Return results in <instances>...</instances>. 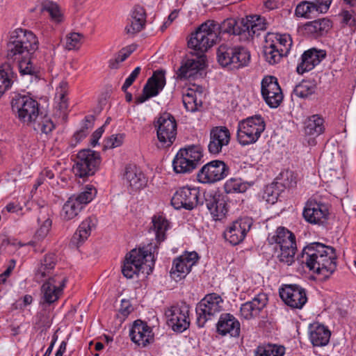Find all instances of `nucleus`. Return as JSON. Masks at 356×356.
<instances>
[{"instance_id":"38","label":"nucleus","mask_w":356,"mask_h":356,"mask_svg":"<svg viewBox=\"0 0 356 356\" xmlns=\"http://www.w3.org/2000/svg\"><path fill=\"white\" fill-rule=\"evenodd\" d=\"M316 89L317 85L314 80L303 79L295 86L293 94L301 99H307L316 92Z\"/></svg>"},{"instance_id":"63","label":"nucleus","mask_w":356,"mask_h":356,"mask_svg":"<svg viewBox=\"0 0 356 356\" xmlns=\"http://www.w3.org/2000/svg\"><path fill=\"white\" fill-rule=\"evenodd\" d=\"M88 124H83L80 130L76 131L73 136V139L75 140V143L73 145H76L78 143L81 141L88 135Z\"/></svg>"},{"instance_id":"34","label":"nucleus","mask_w":356,"mask_h":356,"mask_svg":"<svg viewBox=\"0 0 356 356\" xmlns=\"http://www.w3.org/2000/svg\"><path fill=\"white\" fill-rule=\"evenodd\" d=\"M266 36L268 41L274 43L283 55H287L292 45V40L289 35L268 33Z\"/></svg>"},{"instance_id":"9","label":"nucleus","mask_w":356,"mask_h":356,"mask_svg":"<svg viewBox=\"0 0 356 356\" xmlns=\"http://www.w3.org/2000/svg\"><path fill=\"white\" fill-rule=\"evenodd\" d=\"M101 162L99 152L90 149H81L76 155L74 172L76 176L83 179L92 176L99 170Z\"/></svg>"},{"instance_id":"53","label":"nucleus","mask_w":356,"mask_h":356,"mask_svg":"<svg viewBox=\"0 0 356 356\" xmlns=\"http://www.w3.org/2000/svg\"><path fill=\"white\" fill-rule=\"evenodd\" d=\"M283 93L282 89H279L278 91H275L269 95L268 99H264L266 104L270 108H277L283 100Z\"/></svg>"},{"instance_id":"62","label":"nucleus","mask_w":356,"mask_h":356,"mask_svg":"<svg viewBox=\"0 0 356 356\" xmlns=\"http://www.w3.org/2000/svg\"><path fill=\"white\" fill-rule=\"evenodd\" d=\"M316 20L318 22L319 29L321 30V35L327 33L332 27V21L327 18H321Z\"/></svg>"},{"instance_id":"47","label":"nucleus","mask_w":356,"mask_h":356,"mask_svg":"<svg viewBox=\"0 0 356 356\" xmlns=\"http://www.w3.org/2000/svg\"><path fill=\"white\" fill-rule=\"evenodd\" d=\"M224 188L227 194L244 193L248 189V185L246 183L243 182L241 179L231 178L225 182Z\"/></svg>"},{"instance_id":"26","label":"nucleus","mask_w":356,"mask_h":356,"mask_svg":"<svg viewBox=\"0 0 356 356\" xmlns=\"http://www.w3.org/2000/svg\"><path fill=\"white\" fill-rule=\"evenodd\" d=\"M216 332L221 336L229 334L232 337H238L241 332L240 323L234 315L222 313L216 323Z\"/></svg>"},{"instance_id":"41","label":"nucleus","mask_w":356,"mask_h":356,"mask_svg":"<svg viewBox=\"0 0 356 356\" xmlns=\"http://www.w3.org/2000/svg\"><path fill=\"white\" fill-rule=\"evenodd\" d=\"M264 56L266 60L270 65L279 63L281 58L285 56L277 49L274 43L268 41L267 36H266L265 45L264 46Z\"/></svg>"},{"instance_id":"56","label":"nucleus","mask_w":356,"mask_h":356,"mask_svg":"<svg viewBox=\"0 0 356 356\" xmlns=\"http://www.w3.org/2000/svg\"><path fill=\"white\" fill-rule=\"evenodd\" d=\"M83 35L79 33H72L67 39V47L68 49H78L81 45V40Z\"/></svg>"},{"instance_id":"28","label":"nucleus","mask_w":356,"mask_h":356,"mask_svg":"<svg viewBox=\"0 0 356 356\" xmlns=\"http://www.w3.org/2000/svg\"><path fill=\"white\" fill-rule=\"evenodd\" d=\"M97 223V219L95 216H89L83 220L73 234L70 245L76 248L83 245L90 236L92 230L95 229Z\"/></svg>"},{"instance_id":"1","label":"nucleus","mask_w":356,"mask_h":356,"mask_svg":"<svg viewBox=\"0 0 356 356\" xmlns=\"http://www.w3.org/2000/svg\"><path fill=\"white\" fill-rule=\"evenodd\" d=\"M266 29V19L256 15L246 16L238 20L227 18L220 24L209 20L202 24L191 34L188 46L200 49L202 52L207 51L216 42L218 35L216 29H219L220 33L238 35L241 41H249L252 40L255 35L259 36L260 31Z\"/></svg>"},{"instance_id":"31","label":"nucleus","mask_w":356,"mask_h":356,"mask_svg":"<svg viewBox=\"0 0 356 356\" xmlns=\"http://www.w3.org/2000/svg\"><path fill=\"white\" fill-rule=\"evenodd\" d=\"M132 22L129 26H127L125 31L127 33L134 34L142 31L146 22V13L143 7L137 5L132 12Z\"/></svg>"},{"instance_id":"54","label":"nucleus","mask_w":356,"mask_h":356,"mask_svg":"<svg viewBox=\"0 0 356 356\" xmlns=\"http://www.w3.org/2000/svg\"><path fill=\"white\" fill-rule=\"evenodd\" d=\"M133 310L134 308L130 301L123 299L121 300L120 307L118 310L117 316L124 321L133 312Z\"/></svg>"},{"instance_id":"59","label":"nucleus","mask_w":356,"mask_h":356,"mask_svg":"<svg viewBox=\"0 0 356 356\" xmlns=\"http://www.w3.org/2000/svg\"><path fill=\"white\" fill-rule=\"evenodd\" d=\"M263 198L268 203L274 204L278 198V193L275 192L273 187L267 186L264 192Z\"/></svg>"},{"instance_id":"8","label":"nucleus","mask_w":356,"mask_h":356,"mask_svg":"<svg viewBox=\"0 0 356 356\" xmlns=\"http://www.w3.org/2000/svg\"><path fill=\"white\" fill-rule=\"evenodd\" d=\"M10 104L13 111L23 123L32 124L40 116L39 103L28 95L15 93Z\"/></svg>"},{"instance_id":"13","label":"nucleus","mask_w":356,"mask_h":356,"mask_svg":"<svg viewBox=\"0 0 356 356\" xmlns=\"http://www.w3.org/2000/svg\"><path fill=\"white\" fill-rule=\"evenodd\" d=\"M229 166L222 160H213L204 165L197 174V179L202 184H215L227 177Z\"/></svg>"},{"instance_id":"36","label":"nucleus","mask_w":356,"mask_h":356,"mask_svg":"<svg viewBox=\"0 0 356 356\" xmlns=\"http://www.w3.org/2000/svg\"><path fill=\"white\" fill-rule=\"evenodd\" d=\"M47 211L48 208L46 207L40 208V216L38 217L40 227L35 234V238L38 240L43 239L47 235L51 227L52 221L47 213Z\"/></svg>"},{"instance_id":"35","label":"nucleus","mask_w":356,"mask_h":356,"mask_svg":"<svg viewBox=\"0 0 356 356\" xmlns=\"http://www.w3.org/2000/svg\"><path fill=\"white\" fill-rule=\"evenodd\" d=\"M321 13L318 5L314 1H303L299 3L295 10L297 17L311 19L316 15Z\"/></svg>"},{"instance_id":"55","label":"nucleus","mask_w":356,"mask_h":356,"mask_svg":"<svg viewBox=\"0 0 356 356\" xmlns=\"http://www.w3.org/2000/svg\"><path fill=\"white\" fill-rule=\"evenodd\" d=\"M353 11L342 10L339 15L341 17V23L343 25L348 26L354 31L356 28V19L353 16Z\"/></svg>"},{"instance_id":"48","label":"nucleus","mask_w":356,"mask_h":356,"mask_svg":"<svg viewBox=\"0 0 356 356\" xmlns=\"http://www.w3.org/2000/svg\"><path fill=\"white\" fill-rule=\"evenodd\" d=\"M97 193L96 188L93 186H87L84 191L80 193L76 196H72L73 200L79 202L83 207L84 205L90 202Z\"/></svg>"},{"instance_id":"29","label":"nucleus","mask_w":356,"mask_h":356,"mask_svg":"<svg viewBox=\"0 0 356 356\" xmlns=\"http://www.w3.org/2000/svg\"><path fill=\"white\" fill-rule=\"evenodd\" d=\"M331 332L325 325L314 323L309 326V337L314 346H325L330 341Z\"/></svg>"},{"instance_id":"25","label":"nucleus","mask_w":356,"mask_h":356,"mask_svg":"<svg viewBox=\"0 0 356 356\" xmlns=\"http://www.w3.org/2000/svg\"><path fill=\"white\" fill-rule=\"evenodd\" d=\"M326 51L323 49L312 48L305 51L300 58V62L296 67V72L299 74H303L309 72L318 65L325 57Z\"/></svg>"},{"instance_id":"11","label":"nucleus","mask_w":356,"mask_h":356,"mask_svg":"<svg viewBox=\"0 0 356 356\" xmlns=\"http://www.w3.org/2000/svg\"><path fill=\"white\" fill-rule=\"evenodd\" d=\"M159 141L166 147L171 146L177 134V124L175 117L170 113L164 112L154 120Z\"/></svg>"},{"instance_id":"52","label":"nucleus","mask_w":356,"mask_h":356,"mask_svg":"<svg viewBox=\"0 0 356 356\" xmlns=\"http://www.w3.org/2000/svg\"><path fill=\"white\" fill-rule=\"evenodd\" d=\"M125 135L124 134H113L104 141L103 149H113L122 145Z\"/></svg>"},{"instance_id":"39","label":"nucleus","mask_w":356,"mask_h":356,"mask_svg":"<svg viewBox=\"0 0 356 356\" xmlns=\"http://www.w3.org/2000/svg\"><path fill=\"white\" fill-rule=\"evenodd\" d=\"M13 76L11 65L8 63H3L0 66V97L11 87Z\"/></svg>"},{"instance_id":"6","label":"nucleus","mask_w":356,"mask_h":356,"mask_svg":"<svg viewBox=\"0 0 356 356\" xmlns=\"http://www.w3.org/2000/svg\"><path fill=\"white\" fill-rule=\"evenodd\" d=\"M265 129L266 122L261 115L248 117L238 123L237 140L242 146L255 143Z\"/></svg>"},{"instance_id":"44","label":"nucleus","mask_w":356,"mask_h":356,"mask_svg":"<svg viewBox=\"0 0 356 356\" xmlns=\"http://www.w3.org/2000/svg\"><path fill=\"white\" fill-rule=\"evenodd\" d=\"M183 104L185 108L190 112H195L199 110V107L202 106L201 100L197 102L195 92L191 89H188V92L183 95Z\"/></svg>"},{"instance_id":"30","label":"nucleus","mask_w":356,"mask_h":356,"mask_svg":"<svg viewBox=\"0 0 356 356\" xmlns=\"http://www.w3.org/2000/svg\"><path fill=\"white\" fill-rule=\"evenodd\" d=\"M151 224L149 231L154 233L156 243L160 245L167 238L166 232L170 229V222L163 214H156L152 217Z\"/></svg>"},{"instance_id":"16","label":"nucleus","mask_w":356,"mask_h":356,"mask_svg":"<svg viewBox=\"0 0 356 356\" xmlns=\"http://www.w3.org/2000/svg\"><path fill=\"white\" fill-rule=\"evenodd\" d=\"M279 293L283 302L292 309H302L307 302L305 289L298 284H285Z\"/></svg>"},{"instance_id":"5","label":"nucleus","mask_w":356,"mask_h":356,"mask_svg":"<svg viewBox=\"0 0 356 356\" xmlns=\"http://www.w3.org/2000/svg\"><path fill=\"white\" fill-rule=\"evenodd\" d=\"M38 48L37 37L31 32L22 29L15 30L7 43L8 59L17 60L31 56Z\"/></svg>"},{"instance_id":"24","label":"nucleus","mask_w":356,"mask_h":356,"mask_svg":"<svg viewBox=\"0 0 356 356\" xmlns=\"http://www.w3.org/2000/svg\"><path fill=\"white\" fill-rule=\"evenodd\" d=\"M268 297L265 293H259L252 300L241 305L240 313L241 316L250 320L258 316L260 312L266 307Z\"/></svg>"},{"instance_id":"22","label":"nucleus","mask_w":356,"mask_h":356,"mask_svg":"<svg viewBox=\"0 0 356 356\" xmlns=\"http://www.w3.org/2000/svg\"><path fill=\"white\" fill-rule=\"evenodd\" d=\"M231 139L229 130L224 126L214 127L210 130L208 151L212 155H218L222 148L229 145Z\"/></svg>"},{"instance_id":"32","label":"nucleus","mask_w":356,"mask_h":356,"mask_svg":"<svg viewBox=\"0 0 356 356\" xmlns=\"http://www.w3.org/2000/svg\"><path fill=\"white\" fill-rule=\"evenodd\" d=\"M324 119L319 115H313L305 122V133L309 136H319L325 131Z\"/></svg>"},{"instance_id":"42","label":"nucleus","mask_w":356,"mask_h":356,"mask_svg":"<svg viewBox=\"0 0 356 356\" xmlns=\"http://www.w3.org/2000/svg\"><path fill=\"white\" fill-rule=\"evenodd\" d=\"M281 89L277 79L274 76H266L261 81V92L262 97L268 99L269 95Z\"/></svg>"},{"instance_id":"20","label":"nucleus","mask_w":356,"mask_h":356,"mask_svg":"<svg viewBox=\"0 0 356 356\" xmlns=\"http://www.w3.org/2000/svg\"><path fill=\"white\" fill-rule=\"evenodd\" d=\"M328 215L327 205L315 199L308 200L302 211L304 219L313 225H321L327 219Z\"/></svg>"},{"instance_id":"19","label":"nucleus","mask_w":356,"mask_h":356,"mask_svg":"<svg viewBox=\"0 0 356 356\" xmlns=\"http://www.w3.org/2000/svg\"><path fill=\"white\" fill-rule=\"evenodd\" d=\"M129 337L133 343L145 348L154 342V333L146 321L141 319L134 321L129 329Z\"/></svg>"},{"instance_id":"33","label":"nucleus","mask_w":356,"mask_h":356,"mask_svg":"<svg viewBox=\"0 0 356 356\" xmlns=\"http://www.w3.org/2000/svg\"><path fill=\"white\" fill-rule=\"evenodd\" d=\"M60 282L61 285L58 286V288H50L48 284H43L42 285L41 293L42 294V298L44 303L51 305L59 299L66 284L65 279L63 278Z\"/></svg>"},{"instance_id":"40","label":"nucleus","mask_w":356,"mask_h":356,"mask_svg":"<svg viewBox=\"0 0 356 356\" xmlns=\"http://www.w3.org/2000/svg\"><path fill=\"white\" fill-rule=\"evenodd\" d=\"M82 209L83 206L70 197L63 206L60 216L64 220H70L76 217Z\"/></svg>"},{"instance_id":"37","label":"nucleus","mask_w":356,"mask_h":356,"mask_svg":"<svg viewBox=\"0 0 356 356\" xmlns=\"http://www.w3.org/2000/svg\"><path fill=\"white\" fill-rule=\"evenodd\" d=\"M56 262V258L55 254H46L41 262L40 266L37 269L35 272V281L38 282H40L42 281L44 278L49 276L50 270L54 268Z\"/></svg>"},{"instance_id":"7","label":"nucleus","mask_w":356,"mask_h":356,"mask_svg":"<svg viewBox=\"0 0 356 356\" xmlns=\"http://www.w3.org/2000/svg\"><path fill=\"white\" fill-rule=\"evenodd\" d=\"M202 157V147L200 145H187L177 153L172 161L173 170L176 173H190L197 167Z\"/></svg>"},{"instance_id":"46","label":"nucleus","mask_w":356,"mask_h":356,"mask_svg":"<svg viewBox=\"0 0 356 356\" xmlns=\"http://www.w3.org/2000/svg\"><path fill=\"white\" fill-rule=\"evenodd\" d=\"M38 118H40V120L37 119L35 122H32L33 124V129L35 131H40L43 134H48L54 129V124L47 115L42 116L41 113Z\"/></svg>"},{"instance_id":"14","label":"nucleus","mask_w":356,"mask_h":356,"mask_svg":"<svg viewBox=\"0 0 356 356\" xmlns=\"http://www.w3.org/2000/svg\"><path fill=\"white\" fill-rule=\"evenodd\" d=\"M200 259L195 251L184 252L181 255L175 258L172 261L170 271V277L176 282L185 278L191 272L192 267L197 264Z\"/></svg>"},{"instance_id":"15","label":"nucleus","mask_w":356,"mask_h":356,"mask_svg":"<svg viewBox=\"0 0 356 356\" xmlns=\"http://www.w3.org/2000/svg\"><path fill=\"white\" fill-rule=\"evenodd\" d=\"M252 225V218L248 217L239 218L227 226L223 232V236L231 245H238L243 241Z\"/></svg>"},{"instance_id":"18","label":"nucleus","mask_w":356,"mask_h":356,"mask_svg":"<svg viewBox=\"0 0 356 356\" xmlns=\"http://www.w3.org/2000/svg\"><path fill=\"white\" fill-rule=\"evenodd\" d=\"M165 71L164 70H157L154 71L145 84L142 95L136 99V104H140L144 103L149 99L157 96L165 86Z\"/></svg>"},{"instance_id":"3","label":"nucleus","mask_w":356,"mask_h":356,"mask_svg":"<svg viewBox=\"0 0 356 356\" xmlns=\"http://www.w3.org/2000/svg\"><path fill=\"white\" fill-rule=\"evenodd\" d=\"M147 248V250L145 248L133 249L126 254L122 266V273L125 277L131 279L134 275H138L140 273L146 275L152 273L154 259L152 249H156L158 246L155 245L153 247L150 244Z\"/></svg>"},{"instance_id":"50","label":"nucleus","mask_w":356,"mask_h":356,"mask_svg":"<svg viewBox=\"0 0 356 356\" xmlns=\"http://www.w3.org/2000/svg\"><path fill=\"white\" fill-rule=\"evenodd\" d=\"M278 183L284 188H292L296 186L297 178L295 173L291 170H284L280 173L277 177Z\"/></svg>"},{"instance_id":"49","label":"nucleus","mask_w":356,"mask_h":356,"mask_svg":"<svg viewBox=\"0 0 356 356\" xmlns=\"http://www.w3.org/2000/svg\"><path fill=\"white\" fill-rule=\"evenodd\" d=\"M289 237L293 238L294 234L284 227H278L274 235L268 236V241L271 244L274 243L278 244L284 241H287Z\"/></svg>"},{"instance_id":"60","label":"nucleus","mask_w":356,"mask_h":356,"mask_svg":"<svg viewBox=\"0 0 356 356\" xmlns=\"http://www.w3.org/2000/svg\"><path fill=\"white\" fill-rule=\"evenodd\" d=\"M65 278L66 280V282H67V278L66 276L63 275H55L51 277H49L46 281L43 284H49L50 288H58V286L61 285L60 281Z\"/></svg>"},{"instance_id":"23","label":"nucleus","mask_w":356,"mask_h":356,"mask_svg":"<svg viewBox=\"0 0 356 356\" xmlns=\"http://www.w3.org/2000/svg\"><path fill=\"white\" fill-rule=\"evenodd\" d=\"M123 178L128 185L129 193L140 191L147 184V178L145 174L133 163H129L125 166Z\"/></svg>"},{"instance_id":"61","label":"nucleus","mask_w":356,"mask_h":356,"mask_svg":"<svg viewBox=\"0 0 356 356\" xmlns=\"http://www.w3.org/2000/svg\"><path fill=\"white\" fill-rule=\"evenodd\" d=\"M305 30L307 32L315 35V36L322 35L321 30L319 29L318 24L316 19L306 23Z\"/></svg>"},{"instance_id":"4","label":"nucleus","mask_w":356,"mask_h":356,"mask_svg":"<svg viewBox=\"0 0 356 356\" xmlns=\"http://www.w3.org/2000/svg\"><path fill=\"white\" fill-rule=\"evenodd\" d=\"M216 58L218 64L229 71H237L249 66L251 54L243 45L221 44L217 49Z\"/></svg>"},{"instance_id":"10","label":"nucleus","mask_w":356,"mask_h":356,"mask_svg":"<svg viewBox=\"0 0 356 356\" xmlns=\"http://www.w3.org/2000/svg\"><path fill=\"white\" fill-rule=\"evenodd\" d=\"M223 299L216 293L207 294L196 305V323L203 327L207 321L222 310Z\"/></svg>"},{"instance_id":"21","label":"nucleus","mask_w":356,"mask_h":356,"mask_svg":"<svg viewBox=\"0 0 356 356\" xmlns=\"http://www.w3.org/2000/svg\"><path fill=\"white\" fill-rule=\"evenodd\" d=\"M189 308L187 305L181 307L178 306L171 307L166 312L168 324L177 332L181 333L185 331L190 325Z\"/></svg>"},{"instance_id":"27","label":"nucleus","mask_w":356,"mask_h":356,"mask_svg":"<svg viewBox=\"0 0 356 356\" xmlns=\"http://www.w3.org/2000/svg\"><path fill=\"white\" fill-rule=\"evenodd\" d=\"M188 47L196 51V59L187 58L184 63H183L178 70V76L180 79H186L197 73L198 71L202 70L205 67L204 62V52L200 51V49H196L193 47Z\"/></svg>"},{"instance_id":"57","label":"nucleus","mask_w":356,"mask_h":356,"mask_svg":"<svg viewBox=\"0 0 356 356\" xmlns=\"http://www.w3.org/2000/svg\"><path fill=\"white\" fill-rule=\"evenodd\" d=\"M44 10L49 13L51 19L54 22L59 23L62 21L63 16L56 4L51 3L50 5L45 6Z\"/></svg>"},{"instance_id":"12","label":"nucleus","mask_w":356,"mask_h":356,"mask_svg":"<svg viewBox=\"0 0 356 356\" xmlns=\"http://www.w3.org/2000/svg\"><path fill=\"white\" fill-rule=\"evenodd\" d=\"M172 206L177 210L184 209L191 211L197 206L204 204L198 188L183 186L174 193L171 199Z\"/></svg>"},{"instance_id":"64","label":"nucleus","mask_w":356,"mask_h":356,"mask_svg":"<svg viewBox=\"0 0 356 356\" xmlns=\"http://www.w3.org/2000/svg\"><path fill=\"white\" fill-rule=\"evenodd\" d=\"M318 5L319 10L322 13H325L330 8L332 0H314Z\"/></svg>"},{"instance_id":"45","label":"nucleus","mask_w":356,"mask_h":356,"mask_svg":"<svg viewBox=\"0 0 356 356\" xmlns=\"http://www.w3.org/2000/svg\"><path fill=\"white\" fill-rule=\"evenodd\" d=\"M18 67L22 75L29 74L38 76L40 72L38 68L33 64L31 56L21 58L19 60Z\"/></svg>"},{"instance_id":"51","label":"nucleus","mask_w":356,"mask_h":356,"mask_svg":"<svg viewBox=\"0 0 356 356\" xmlns=\"http://www.w3.org/2000/svg\"><path fill=\"white\" fill-rule=\"evenodd\" d=\"M280 253L277 256L279 262L286 264L287 266H291L294 263L295 254L297 250L288 248H280Z\"/></svg>"},{"instance_id":"43","label":"nucleus","mask_w":356,"mask_h":356,"mask_svg":"<svg viewBox=\"0 0 356 356\" xmlns=\"http://www.w3.org/2000/svg\"><path fill=\"white\" fill-rule=\"evenodd\" d=\"M255 356H284L285 348L276 344L259 346L255 350Z\"/></svg>"},{"instance_id":"17","label":"nucleus","mask_w":356,"mask_h":356,"mask_svg":"<svg viewBox=\"0 0 356 356\" xmlns=\"http://www.w3.org/2000/svg\"><path fill=\"white\" fill-rule=\"evenodd\" d=\"M227 200V195L219 191L204 194V203L216 220H220L225 217L228 211Z\"/></svg>"},{"instance_id":"58","label":"nucleus","mask_w":356,"mask_h":356,"mask_svg":"<svg viewBox=\"0 0 356 356\" xmlns=\"http://www.w3.org/2000/svg\"><path fill=\"white\" fill-rule=\"evenodd\" d=\"M141 68L140 67H136L130 75L126 79L124 84L122 86V90L126 91L128 88L133 84V83L136 81L139 74L140 73Z\"/></svg>"},{"instance_id":"2","label":"nucleus","mask_w":356,"mask_h":356,"mask_svg":"<svg viewBox=\"0 0 356 356\" xmlns=\"http://www.w3.org/2000/svg\"><path fill=\"white\" fill-rule=\"evenodd\" d=\"M337 256L332 246L320 242H313L305 246L297 260L310 271L327 280L337 270Z\"/></svg>"}]
</instances>
